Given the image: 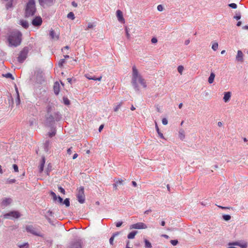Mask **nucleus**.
I'll list each match as a JSON object with an SVG mask.
<instances>
[{"mask_svg":"<svg viewBox=\"0 0 248 248\" xmlns=\"http://www.w3.org/2000/svg\"><path fill=\"white\" fill-rule=\"evenodd\" d=\"M53 89L56 95L58 94L60 92V85L58 82H56L54 83Z\"/></svg>","mask_w":248,"mask_h":248,"instance_id":"nucleus-20","label":"nucleus"},{"mask_svg":"<svg viewBox=\"0 0 248 248\" xmlns=\"http://www.w3.org/2000/svg\"><path fill=\"white\" fill-rule=\"evenodd\" d=\"M85 76L87 78L90 80L92 79L93 80L100 81L102 79L101 76L97 78H95V77H92L89 74H86Z\"/></svg>","mask_w":248,"mask_h":248,"instance_id":"nucleus-21","label":"nucleus"},{"mask_svg":"<svg viewBox=\"0 0 248 248\" xmlns=\"http://www.w3.org/2000/svg\"><path fill=\"white\" fill-rule=\"evenodd\" d=\"M26 230L27 232H30L34 235L42 236L41 234L38 232L36 229L31 225L26 226Z\"/></svg>","mask_w":248,"mask_h":248,"instance_id":"nucleus-8","label":"nucleus"},{"mask_svg":"<svg viewBox=\"0 0 248 248\" xmlns=\"http://www.w3.org/2000/svg\"><path fill=\"white\" fill-rule=\"evenodd\" d=\"M122 104V103H120L118 105H117L114 108V111L116 112L120 108Z\"/></svg>","mask_w":248,"mask_h":248,"instance_id":"nucleus-43","label":"nucleus"},{"mask_svg":"<svg viewBox=\"0 0 248 248\" xmlns=\"http://www.w3.org/2000/svg\"><path fill=\"white\" fill-rule=\"evenodd\" d=\"M131 82L134 89L136 92H139L140 91V88L138 84L139 83L144 88L147 87L145 80L142 77L135 65L132 67Z\"/></svg>","mask_w":248,"mask_h":248,"instance_id":"nucleus-1","label":"nucleus"},{"mask_svg":"<svg viewBox=\"0 0 248 248\" xmlns=\"http://www.w3.org/2000/svg\"><path fill=\"white\" fill-rule=\"evenodd\" d=\"M162 123L164 125L168 124V120L166 118H163L162 120Z\"/></svg>","mask_w":248,"mask_h":248,"instance_id":"nucleus-53","label":"nucleus"},{"mask_svg":"<svg viewBox=\"0 0 248 248\" xmlns=\"http://www.w3.org/2000/svg\"><path fill=\"white\" fill-rule=\"evenodd\" d=\"M45 161H46V160H45V157H44V156L42 157V160H41V161L40 164H41V165H45Z\"/></svg>","mask_w":248,"mask_h":248,"instance_id":"nucleus-54","label":"nucleus"},{"mask_svg":"<svg viewBox=\"0 0 248 248\" xmlns=\"http://www.w3.org/2000/svg\"><path fill=\"white\" fill-rule=\"evenodd\" d=\"M82 240L80 238H76L71 242L69 248H82Z\"/></svg>","mask_w":248,"mask_h":248,"instance_id":"nucleus-7","label":"nucleus"},{"mask_svg":"<svg viewBox=\"0 0 248 248\" xmlns=\"http://www.w3.org/2000/svg\"><path fill=\"white\" fill-rule=\"evenodd\" d=\"M57 199L58 200V202H60V203H62V202L63 199L61 197L58 196V198H57Z\"/></svg>","mask_w":248,"mask_h":248,"instance_id":"nucleus-57","label":"nucleus"},{"mask_svg":"<svg viewBox=\"0 0 248 248\" xmlns=\"http://www.w3.org/2000/svg\"><path fill=\"white\" fill-rule=\"evenodd\" d=\"M58 188L60 192L62 193L63 194H65V190L62 187L59 186Z\"/></svg>","mask_w":248,"mask_h":248,"instance_id":"nucleus-52","label":"nucleus"},{"mask_svg":"<svg viewBox=\"0 0 248 248\" xmlns=\"http://www.w3.org/2000/svg\"><path fill=\"white\" fill-rule=\"evenodd\" d=\"M241 16L239 12L236 13L235 15L233 16V18L236 20H239L241 18Z\"/></svg>","mask_w":248,"mask_h":248,"instance_id":"nucleus-39","label":"nucleus"},{"mask_svg":"<svg viewBox=\"0 0 248 248\" xmlns=\"http://www.w3.org/2000/svg\"><path fill=\"white\" fill-rule=\"evenodd\" d=\"M222 217L225 221H228L231 219V217L229 215H224L222 216Z\"/></svg>","mask_w":248,"mask_h":248,"instance_id":"nucleus-36","label":"nucleus"},{"mask_svg":"<svg viewBox=\"0 0 248 248\" xmlns=\"http://www.w3.org/2000/svg\"><path fill=\"white\" fill-rule=\"evenodd\" d=\"M232 244H233V245L238 246L241 248H247L248 247V244L246 242L241 243L239 242H236L232 243Z\"/></svg>","mask_w":248,"mask_h":248,"instance_id":"nucleus-17","label":"nucleus"},{"mask_svg":"<svg viewBox=\"0 0 248 248\" xmlns=\"http://www.w3.org/2000/svg\"><path fill=\"white\" fill-rule=\"evenodd\" d=\"M179 138L182 140H184L185 138V133L183 129H181L179 131Z\"/></svg>","mask_w":248,"mask_h":248,"instance_id":"nucleus-23","label":"nucleus"},{"mask_svg":"<svg viewBox=\"0 0 248 248\" xmlns=\"http://www.w3.org/2000/svg\"><path fill=\"white\" fill-rule=\"evenodd\" d=\"M184 69V68L182 65H179L177 68L178 71L180 74H182Z\"/></svg>","mask_w":248,"mask_h":248,"instance_id":"nucleus-37","label":"nucleus"},{"mask_svg":"<svg viewBox=\"0 0 248 248\" xmlns=\"http://www.w3.org/2000/svg\"><path fill=\"white\" fill-rule=\"evenodd\" d=\"M148 228L147 225L143 222H138L130 226V229H146Z\"/></svg>","mask_w":248,"mask_h":248,"instance_id":"nucleus-9","label":"nucleus"},{"mask_svg":"<svg viewBox=\"0 0 248 248\" xmlns=\"http://www.w3.org/2000/svg\"><path fill=\"white\" fill-rule=\"evenodd\" d=\"M229 248H236V247H235L234 246V245H233V244H232V243H230L229 244Z\"/></svg>","mask_w":248,"mask_h":248,"instance_id":"nucleus-60","label":"nucleus"},{"mask_svg":"<svg viewBox=\"0 0 248 248\" xmlns=\"http://www.w3.org/2000/svg\"><path fill=\"white\" fill-rule=\"evenodd\" d=\"M62 118L59 112H54L53 113L46 114V122L47 124L50 125L55 121H59Z\"/></svg>","mask_w":248,"mask_h":248,"instance_id":"nucleus-3","label":"nucleus"},{"mask_svg":"<svg viewBox=\"0 0 248 248\" xmlns=\"http://www.w3.org/2000/svg\"><path fill=\"white\" fill-rule=\"evenodd\" d=\"M114 181L115 182L116 184H117L118 186L119 185H123V183L124 182L123 180H122V179H120L118 180H117L116 179H114Z\"/></svg>","mask_w":248,"mask_h":248,"instance_id":"nucleus-42","label":"nucleus"},{"mask_svg":"<svg viewBox=\"0 0 248 248\" xmlns=\"http://www.w3.org/2000/svg\"><path fill=\"white\" fill-rule=\"evenodd\" d=\"M67 17L72 20L74 19L75 18V15L73 12H70L68 13L67 15Z\"/></svg>","mask_w":248,"mask_h":248,"instance_id":"nucleus-35","label":"nucleus"},{"mask_svg":"<svg viewBox=\"0 0 248 248\" xmlns=\"http://www.w3.org/2000/svg\"><path fill=\"white\" fill-rule=\"evenodd\" d=\"M4 0L9 2V3L7 4V8L10 7L12 5V2L13 0Z\"/></svg>","mask_w":248,"mask_h":248,"instance_id":"nucleus-48","label":"nucleus"},{"mask_svg":"<svg viewBox=\"0 0 248 248\" xmlns=\"http://www.w3.org/2000/svg\"><path fill=\"white\" fill-rule=\"evenodd\" d=\"M228 5L229 7H230L233 9H236L237 7L236 4L234 3H230Z\"/></svg>","mask_w":248,"mask_h":248,"instance_id":"nucleus-45","label":"nucleus"},{"mask_svg":"<svg viewBox=\"0 0 248 248\" xmlns=\"http://www.w3.org/2000/svg\"><path fill=\"white\" fill-rule=\"evenodd\" d=\"M8 40L10 46H17L21 44L22 33L18 30H14L9 34Z\"/></svg>","mask_w":248,"mask_h":248,"instance_id":"nucleus-2","label":"nucleus"},{"mask_svg":"<svg viewBox=\"0 0 248 248\" xmlns=\"http://www.w3.org/2000/svg\"><path fill=\"white\" fill-rule=\"evenodd\" d=\"M119 232H115V233L113 234L112 237H113V238H114L115 237L117 236L118 235H119Z\"/></svg>","mask_w":248,"mask_h":248,"instance_id":"nucleus-64","label":"nucleus"},{"mask_svg":"<svg viewBox=\"0 0 248 248\" xmlns=\"http://www.w3.org/2000/svg\"><path fill=\"white\" fill-rule=\"evenodd\" d=\"M13 167V169L15 172L18 171V166L16 164H14Z\"/></svg>","mask_w":248,"mask_h":248,"instance_id":"nucleus-51","label":"nucleus"},{"mask_svg":"<svg viewBox=\"0 0 248 248\" xmlns=\"http://www.w3.org/2000/svg\"><path fill=\"white\" fill-rule=\"evenodd\" d=\"M72 5L74 7H77V6H78V4H77V3L76 2H75V1H73V2H72Z\"/></svg>","mask_w":248,"mask_h":248,"instance_id":"nucleus-62","label":"nucleus"},{"mask_svg":"<svg viewBox=\"0 0 248 248\" xmlns=\"http://www.w3.org/2000/svg\"><path fill=\"white\" fill-rule=\"evenodd\" d=\"M114 239V238H113V237H112V236L109 239V243L111 245H113V242Z\"/></svg>","mask_w":248,"mask_h":248,"instance_id":"nucleus-59","label":"nucleus"},{"mask_svg":"<svg viewBox=\"0 0 248 248\" xmlns=\"http://www.w3.org/2000/svg\"><path fill=\"white\" fill-rule=\"evenodd\" d=\"M103 127H104V125H103V124H101V125L99 126V129H98L99 131V132H101V130H102V129L103 128Z\"/></svg>","mask_w":248,"mask_h":248,"instance_id":"nucleus-63","label":"nucleus"},{"mask_svg":"<svg viewBox=\"0 0 248 248\" xmlns=\"http://www.w3.org/2000/svg\"><path fill=\"white\" fill-rule=\"evenodd\" d=\"M49 35L52 39L57 40L59 39V36L55 35V32L53 30L50 31Z\"/></svg>","mask_w":248,"mask_h":248,"instance_id":"nucleus-26","label":"nucleus"},{"mask_svg":"<svg viewBox=\"0 0 248 248\" xmlns=\"http://www.w3.org/2000/svg\"><path fill=\"white\" fill-rule=\"evenodd\" d=\"M218 45L217 43H214L212 46V48L214 50L216 51L218 49Z\"/></svg>","mask_w":248,"mask_h":248,"instance_id":"nucleus-33","label":"nucleus"},{"mask_svg":"<svg viewBox=\"0 0 248 248\" xmlns=\"http://www.w3.org/2000/svg\"><path fill=\"white\" fill-rule=\"evenodd\" d=\"M231 93L229 92H225L224 93V97H223V100L225 102H228L230 98H231Z\"/></svg>","mask_w":248,"mask_h":248,"instance_id":"nucleus-18","label":"nucleus"},{"mask_svg":"<svg viewBox=\"0 0 248 248\" xmlns=\"http://www.w3.org/2000/svg\"><path fill=\"white\" fill-rule=\"evenodd\" d=\"M36 11L34 0H29L27 4L25 10V16L29 17L34 15Z\"/></svg>","mask_w":248,"mask_h":248,"instance_id":"nucleus-4","label":"nucleus"},{"mask_svg":"<svg viewBox=\"0 0 248 248\" xmlns=\"http://www.w3.org/2000/svg\"><path fill=\"white\" fill-rule=\"evenodd\" d=\"M215 78V74L214 73H211L208 78V82L210 84L214 82Z\"/></svg>","mask_w":248,"mask_h":248,"instance_id":"nucleus-25","label":"nucleus"},{"mask_svg":"<svg viewBox=\"0 0 248 248\" xmlns=\"http://www.w3.org/2000/svg\"><path fill=\"white\" fill-rule=\"evenodd\" d=\"M9 217H12L14 218H17L20 217V213L17 211H11L4 215V218H7Z\"/></svg>","mask_w":248,"mask_h":248,"instance_id":"nucleus-11","label":"nucleus"},{"mask_svg":"<svg viewBox=\"0 0 248 248\" xmlns=\"http://www.w3.org/2000/svg\"><path fill=\"white\" fill-rule=\"evenodd\" d=\"M29 52V48L27 47H24L20 52L17 58V60L20 63H22L26 59L28 53Z\"/></svg>","mask_w":248,"mask_h":248,"instance_id":"nucleus-6","label":"nucleus"},{"mask_svg":"<svg viewBox=\"0 0 248 248\" xmlns=\"http://www.w3.org/2000/svg\"><path fill=\"white\" fill-rule=\"evenodd\" d=\"M54 109H55V108H54V106H53L50 104H48L46 107V112H47L46 114L53 113L54 112H55L54 111Z\"/></svg>","mask_w":248,"mask_h":248,"instance_id":"nucleus-19","label":"nucleus"},{"mask_svg":"<svg viewBox=\"0 0 248 248\" xmlns=\"http://www.w3.org/2000/svg\"><path fill=\"white\" fill-rule=\"evenodd\" d=\"M2 76L7 78H11L12 79H14L13 75L10 73H8L5 74H2Z\"/></svg>","mask_w":248,"mask_h":248,"instance_id":"nucleus-30","label":"nucleus"},{"mask_svg":"<svg viewBox=\"0 0 248 248\" xmlns=\"http://www.w3.org/2000/svg\"><path fill=\"white\" fill-rule=\"evenodd\" d=\"M123 224V222L122 221H119V222H118L116 223V226L117 227H120L121 226V225H122Z\"/></svg>","mask_w":248,"mask_h":248,"instance_id":"nucleus-56","label":"nucleus"},{"mask_svg":"<svg viewBox=\"0 0 248 248\" xmlns=\"http://www.w3.org/2000/svg\"><path fill=\"white\" fill-rule=\"evenodd\" d=\"M157 39L156 38L154 37V38H152L151 42L153 44H155V43H157Z\"/></svg>","mask_w":248,"mask_h":248,"instance_id":"nucleus-55","label":"nucleus"},{"mask_svg":"<svg viewBox=\"0 0 248 248\" xmlns=\"http://www.w3.org/2000/svg\"><path fill=\"white\" fill-rule=\"evenodd\" d=\"M152 212V210L149 209L147 210H146L145 212H144V214H146V215H148L150 213H151Z\"/></svg>","mask_w":248,"mask_h":248,"instance_id":"nucleus-58","label":"nucleus"},{"mask_svg":"<svg viewBox=\"0 0 248 248\" xmlns=\"http://www.w3.org/2000/svg\"><path fill=\"white\" fill-rule=\"evenodd\" d=\"M42 18L40 17H36L32 21V24L34 26H38L41 25Z\"/></svg>","mask_w":248,"mask_h":248,"instance_id":"nucleus-14","label":"nucleus"},{"mask_svg":"<svg viewBox=\"0 0 248 248\" xmlns=\"http://www.w3.org/2000/svg\"><path fill=\"white\" fill-rule=\"evenodd\" d=\"M63 204H64L66 207H69L70 206L69 199L66 198L63 202Z\"/></svg>","mask_w":248,"mask_h":248,"instance_id":"nucleus-38","label":"nucleus"},{"mask_svg":"<svg viewBox=\"0 0 248 248\" xmlns=\"http://www.w3.org/2000/svg\"><path fill=\"white\" fill-rule=\"evenodd\" d=\"M125 32H126V35L127 38L128 39L130 38V34L128 32V28L127 27L125 28Z\"/></svg>","mask_w":248,"mask_h":248,"instance_id":"nucleus-49","label":"nucleus"},{"mask_svg":"<svg viewBox=\"0 0 248 248\" xmlns=\"http://www.w3.org/2000/svg\"><path fill=\"white\" fill-rule=\"evenodd\" d=\"M12 202V199L10 198H5L2 199L0 206L2 207H5L11 203Z\"/></svg>","mask_w":248,"mask_h":248,"instance_id":"nucleus-12","label":"nucleus"},{"mask_svg":"<svg viewBox=\"0 0 248 248\" xmlns=\"http://www.w3.org/2000/svg\"><path fill=\"white\" fill-rule=\"evenodd\" d=\"M138 231H132L128 234L127 238L129 239H134Z\"/></svg>","mask_w":248,"mask_h":248,"instance_id":"nucleus-22","label":"nucleus"},{"mask_svg":"<svg viewBox=\"0 0 248 248\" xmlns=\"http://www.w3.org/2000/svg\"><path fill=\"white\" fill-rule=\"evenodd\" d=\"M236 61L237 62H243V54L241 50H238L236 56Z\"/></svg>","mask_w":248,"mask_h":248,"instance_id":"nucleus-15","label":"nucleus"},{"mask_svg":"<svg viewBox=\"0 0 248 248\" xmlns=\"http://www.w3.org/2000/svg\"><path fill=\"white\" fill-rule=\"evenodd\" d=\"M56 134V132L55 130H53L51 132H50L48 133V135L49 137H52L54 136Z\"/></svg>","mask_w":248,"mask_h":248,"instance_id":"nucleus-44","label":"nucleus"},{"mask_svg":"<svg viewBox=\"0 0 248 248\" xmlns=\"http://www.w3.org/2000/svg\"><path fill=\"white\" fill-rule=\"evenodd\" d=\"M170 242L173 246H176L178 244V241L177 240H171Z\"/></svg>","mask_w":248,"mask_h":248,"instance_id":"nucleus-46","label":"nucleus"},{"mask_svg":"<svg viewBox=\"0 0 248 248\" xmlns=\"http://www.w3.org/2000/svg\"><path fill=\"white\" fill-rule=\"evenodd\" d=\"M16 92L17 96H16V101H16V105H18L20 103V98H19V93H18V90H17V88H16Z\"/></svg>","mask_w":248,"mask_h":248,"instance_id":"nucleus-27","label":"nucleus"},{"mask_svg":"<svg viewBox=\"0 0 248 248\" xmlns=\"http://www.w3.org/2000/svg\"><path fill=\"white\" fill-rule=\"evenodd\" d=\"M71 149H72V148L71 147V148H69V149H67V153L68 154H69V155H71V153H72Z\"/></svg>","mask_w":248,"mask_h":248,"instance_id":"nucleus-61","label":"nucleus"},{"mask_svg":"<svg viewBox=\"0 0 248 248\" xmlns=\"http://www.w3.org/2000/svg\"><path fill=\"white\" fill-rule=\"evenodd\" d=\"M44 150L48 152L51 148V142L49 140H46L44 145Z\"/></svg>","mask_w":248,"mask_h":248,"instance_id":"nucleus-16","label":"nucleus"},{"mask_svg":"<svg viewBox=\"0 0 248 248\" xmlns=\"http://www.w3.org/2000/svg\"><path fill=\"white\" fill-rule=\"evenodd\" d=\"M144 242H145V247L146 248H152V244L147 239H144Z\"/></svg>","mask_w":248,"mask_h":248,"instance_id":"nucleus-29","label":"nucleus"},{"mask_svg":"<svg viewBox=\"0 0 248 248\" xmlns=\"http://www.w3.org/2000/svg\"><path fill=\"white\" fill-rule=\"evenodd\" d=\"M51 168H52V166L51 165L50 163H49L48 165H47V167L46 169V173L47 174V175H48L49 174V173L50 172V171L51 170Z\"/></svg>","mask_w":248,"mask_h":248,"instance_id":"nucleus-32","label":"nucleus"},{"mask_svg":"<svg viewBox=\"0 0 248 248\" xmlns=\"http://www.w3.org/2000/svg\"><path fill=\"white\" fill-rule=\"evenodd\" d=\"M54 0H39L40 4L44 7L50 6L53 4Z\"/></svg>","mask_w":248,"mask_h":248,"instance_id":"nucleus-10","label":"nucleus"},{"mask_svg":"<svg viewBox=\"0 0 248 248\" xmlns=\"http://www.w3.org/2000/svg\"><path fill=\"white\" fill-rule=\"evenodd\" d=\"M155 129H156V132H157L160 138L161 139H165L164 137L163 134L160 132L159 129L157 125V124H155Z\"/></svg>","mask_w":248,"mask_h":248,"instance_id":"nucleus-28","label":"nucleus"},{"mask_svg":"<svg viewBox=\"0 0 248 248\" xmlns=\"http://www.w3.org/2000/svg\"><path fill=\"white\" fill-rule=\"evenodd\" d=\"M65 62V59H61L59 62V66L60 67H62L63 64Z\"/></svg>","mask_w":248,"mask_h":248,"instance_id":"nucleus-41","label":"nucleus"},{"mask_svg":"<svg viewBox=\"0 0 248 248\" xmlns=\"http://www.w3.org/2000/svg\"><path fill=\"white\" fill-rule=\"evenodd\" d=\"M50 195L52 197L54 201H56L57 200V196L56 194L53 191L50 192Z\"/></svg>","mask_w":248,"mask_h":248,"instance_id":"nucleus-40","label":"nucleus"},{"mask_svg":"<svg viewBox=\"0 0 248 248\" xmlns=\"http://www.w3.org/2000/svg\"><path fill=\"white\" fill-rule=\"evenodd\" d=\"M116 16L118 18V20L119 22L121 23H124V19L123 17V14L122 12L120 10H118L116 11Z\"/></svg>","mask_w":248,"mask_h":248,"instance_id":"nucleus-13","label":"nucleus"},{"mask_svg":"<svg viewBox=\"0 0 248 248\" xmlns=\"http://www.w3.org/2000/svg\"><path fill=\"white\" fill-rule=\"evenodd\" d=\"M20 24L25 29H27L29 27V23L26 20H21L20 21Z\"/></svg>","mask_w":248,"mask_h":248,"instance_id":"nucleus-24","label":"nucleus"},{"mask_svg":"<svg viewBox=\"0 0 248 248\" xmlns=\"http://www.w3.org/2000/svg\"><path fill=\"white\" fill-rule=\"evenodd\" d=\"M44 165H41V164L40 165L39 167V171L40 173H42L43 172V171L44 170Z\"/></svg>","mask_w":248,"mask_h":248,"instance_id":"nucleus-47","label":"nucleus"},{"mask_svg":"<svg viewBox=\"0 0 248 248\" xmlns=\"http://www.w3.org/2000/svg\"><path fill=\"white\" fill-rule=\"evenodd\" d=\"M157 10L159 11H162L163 10V7L162 5H158L157 7Z\"/></svg>","mask_w":248,"mask_h":248,"instance_id":"nucleus-50","label":"nucleus"},{"mask_svg":"<svg viewBox=\"0 0 248 248\" xmlns=\"http://www.w3.org/2000/svg\"><path fill=\"white\" fill-rule=\"evenodd\" d=\"M77 198L78 202L83 203L85 202V196L84 194V189L83 186H80L77 189Z\"/></svg>","mask_w":248,"mask_h":248,"instance_id":"nucleus-5","label":"nucleus"},{"mask_svg":"<svg viewBox=\"0 0 248 248\" xmlns=\"http://www.w3.org/2000/svg\"><path fill=\"white\" fill-rule=\"evenodd\" d=\"M95 25L93 23H92L90 22V23H89L88 24V26H87V27L85 28V30L86 31H87V30H89V29H93V28L95 27Z\"/></svg>","mask_w":248,"mask_h":248,"instance_id":"nucleus-31","label":"nucleus"},{"mask_svg":"<svg viewBox=\"0 0 248 248\" xmlns=\"http://www.w3.org/2000/svg\"><path fill=\"white\" fill-rule=\"evenodd\" d=\"M63 103L65 105H69L70 104V101L66 97H63Z\"/></svg>","mask_w":248,"mask_h":248,"instance_id":"nucleus-34","label":"nucleus"}]
</instances>
